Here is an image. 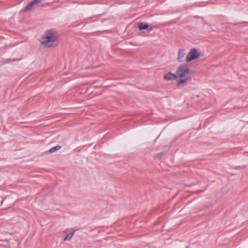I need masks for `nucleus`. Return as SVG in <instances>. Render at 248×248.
<instances>
[{
	"mask_svg": "<svg viewBox=\"0 0 248 248\" xmlns=\"http://www.w3.org/2000/svg\"><path fill=\"white\" fill-rule=\"evenodd\" d=\"M59 34L56 30L48 29L46 30L39 39L40 43L45 47L55 48L59 44Z\"/></svg>",
	"mask_w": 248,
	"mask_h": 248,
	"instance_id": "f257e3e1",
	"label": "nucleus"
},
{
	"mask_svg": "<svg viewBox=\"0 0 248 248\" xmlns=\"http://www.w3.org/2000/svg\"><path fill=\"white\" fill-rule=\"evenodd\" d=\"M177 85L179 87H183L190 81L193 74L186 63L180 64L176 70Z\"/></svg>",
	"mask_w": 248,
	"mask_h": 248,
	"instance_id": "f03ea898",
	"label": "nucleus"
},
{
	"mask_svg": "<svg viewBox=\"0 0 248 248\" xmlns=\"http://www.w3.org/2000/svg\"><path fill=\"white\" fill-rule=\"evenodd\" d=\"M202 54L200 49L196 47L191 48L187 54L185 61L186 63H190L192 62L196 61L200 58L202 57Z\"/></svg>",
	"mask_w": 248,
	"mask_h": 248,
	"instance_id": "7ed1b4c3",
	"label": "nucleus"
},
{
	"mask_svg": "<svg viewBox=\"0 0 248 248\" xmlns=\"http://www.w3.org/2000/svg\"><path fill=\"white\" fill-rule=\"evenodd\" d=\"M42 1L43 0H31L29 1L24 9V12L28 13L33 11L35 7Z\"/></svg>",
	"mask_w": 248,
	"mask_h": 248,
	"instance_id": "20e7f679",
	"label": "nucleus"
},
{
	"mask_svg": "<svg viewBox=\"0 0 248 248\" xmlns=\"http://www.w3.org/2000/svg\"><path fill=\"white\" fill-rule=\"evenodd\" d=\"M164 78L166 80H177L176 72L175 74L168 72L164 75Z\"/></svg>",
	"mask_w": 248,
	"mask_h": 248,
	"instance_id": "39448f33",
	"label": "nucleus"
},
{
	"mask_svg": "<svg viewBox=\"0 0 248 248\" xmlns=\"http://www.w3.org/2000/svg\"><path fill=\"white\" fill-rule=\"evenodd\" d=\"M186 54V50L185 48L179 49L177 53V60L178 62H181L184 58Z\"/></svg>",
	"mask_w": 248,
	"mask_h": 248,
	"instance_id": "423d86ee",
	"label": "nucleus"
},
{
	"mask_svg": "<svg viewBox=\"0 0 248 248\" xmlns=\"http://www.w3.org/2000/svg\"><path fill=\"white\" fill-rule=\"evenodd\" d=\"M148 27V25L146 23H140L139 25V28L140 30L146 29Z\"/></svg>",
	"mask_w": 248,
	"mask_h": 248,
	"instance_id": "0eeeda50",
	"label": "nucleus"
},
{
	"mask_svg": "<svg viewBox=\"0 0 248 248\" xmlns=\"http://www.w3.org/2000/svg\"><path fill=\"white\" fill-rule=\"evenodd\" d=\"M61 148V146L60 145H58V146H55V147H53V148H51L50 149H49V152L50 153H54V152L60 150Z\"/></svg>",
	"mask_w": 248,
	"mask_h": 248,
	"instance_id": "6e6552de",
	"label": "nucleus"
},
{
	"mask_svg": "<svg viewBox=\"0 0 248 248\" xmlns=\"http://www.w3.org/2000/svg\"><path fill=\"white\" fill-rule=\"evenodd\" d=\"M73 235V232L71 234H68L64 239V241L70 240Z\"/></svg>",
	"mask_w": 248,
	"mask_h": 248,
	"instance_id": "1a4fd4ad",
	"label": "nucleus"
}]
</instances>
